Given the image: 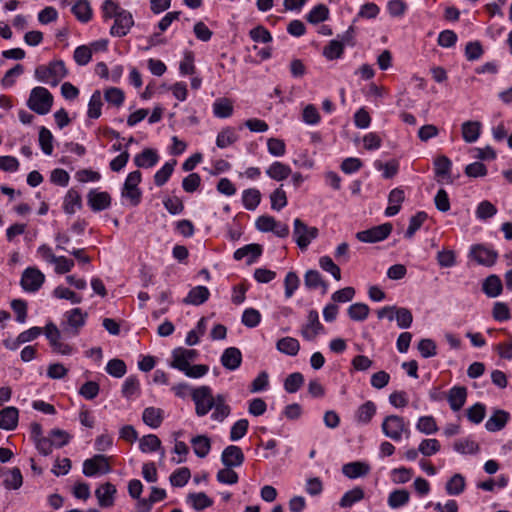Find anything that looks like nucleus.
Masks as SVG:
<instances>
[{"mask_svg": "<svg viewBox=\"0 0 512 512\" xmlns=\"http://www.w3.org/2000/svg\"><path fill=\"white\" fill-rule=\"evenodd\" d=\"M213 113L218 118H228L233 114V104L228 98H218L213 103Z\"/></svg>", "mask_w": 512, "mask_h": 512, "instance_id": "nucleus-37", "label": "nucleus"}, {"mask_svg": "<svg viewBox=\"0 0 512 512\" xmlns=\"http://www.w3.org/2000/svg\"><path fill=\"white\" fill-rule=\"evenodd\" d=\"M53 136L52 133L45 127H41L39 131V144L42 151L46 155H51L53 152Z\"/></svg>", "mask_w": 512, "mask_h": 512, "instance_id": "nucleus-62", "label": "nucleus"}, {"mask_svg": "<svg viewBox=\"0 0 512 512\" xmlns=\"http://www.w3.org/2000/svg\"><path fill=\"white\" fill-rule=\"evenodd\" d=\"M496 213L497 208L488 200L480 202L476 209V216L481 220L492 218Z\"/></svg>", "mask_w": 512, "mask_h": 512, "instance_id": "nucleus-61", "label": "nucleus"}, {"mask_svg": "<svg viewBox=\"0 0 512 512\" xmlns=\"http://www.w3.org/2000/svg\"><path fill=\"white\" fill-rule=\"evenodd\" d=\"M261 201V193L256 188H249L243 191L242 202L247 210L253 211Z\"/></svg>", "mask_w": 512, "mask_h": 512, "instance_id": "nucleus-39", "label": "nucleus"}, {"mask_svg": "<svg viewBox=\"0 0 512 512\" xmlns=\"http://www.w3.org/2000/svg\"><path fill=\"white\" fill-rule=\"evenodd\" d=\"M304 384V376L300 372H294L284 381V389L288 393H296Z\"/></svg>", "mask_w": 512, "mask_h": 512, "instance_id": "nucleus-51", "label": "nucleus"}, {"mask_svg": "<svg viewBox=\"0 0 512 512\" xmlns=\"http://www.w3.org/2000/svg\"><path fill=\"white\" fill-rule=\"evenodd\" d=\"M71 11L75 17L83 23L90 21L92 18V9L89 2L86 0H79L76 2Z\"/></svg>", "mask_w": 512, "mask_h": 512, "instance_id": "nucleus-38", "label": "nucleus"}, {"mask_svg": "<svg viewBox=\"0 0 512 512\" xmlns=\"http://www.w3.org/2000/svg\"><path fill=\"white\" fill-rule=\"evenodd\" d=\"M370 471V466L367 463L355 461L344 464L342 473L349 479H356L366 476Z\"/></svg>", "mask_w": 512, "mask_h": 512, "instance_id": "nucleus-25", "label": "nucleus"}, {"mask_svg": "<svg viewBox=\"0 0 512 512\" xmlns=\"http://www.w3.org/2000/svg\"><path fill=\"white\" fill-rule=\"evenodd\" d=\"M190 477H191V473H190L189 468L182 467V468L175 470L170 475V482H171L172 486L183 487L184 485L187 484Z\"/></svg>", "mask_w": 512, "mask_h": 512, "instance_id": "nucleus-57", "label": "nucleus"}, {"mask_svg": "<svg viewBox=\"0 0 512 512\" xmlns=\"http://www.w3.org/2000/svg\"><path fill=\"white\" fill-rule=\"evenodd\" d=\"M209 296L208 288L199 285L189 291L188 295L183 299V303L198 306L206 302Z\"/></svg>", "mask_w": 512, "mask_h": 512, "instance_id": "nucleus-27", "label": "nucleus"}, {"mask_svg": "<svg viewBox=\"0 0 512 512\" xmlns=\"http://www.w3.org/2000/svg\"><path fill=\"white\" fill-rule=\"evenodd\" d=\"M53 104V96L48 89L38 86L31 90L27 101L28 107L39 115L50 112Z\"/></svg>", "mask_w": 512, "mask_h": 512, "instance_id": "nucleus-2", "label": "nucleus"}, {"mask_svg": "<svg viewBox=\"0 0 512 512\" xmlns=\"http://www.w3.org/2000/svg\"><path fill=\"white\" fill-rule=\"evenodd\" d=\"M238 139L239 136L235 129L232 127H226L218 133L216 138V145L218 148L224 149L237 142Z\"/></svg>", "mask_w": 512, "mask_h": 512, "instance_id": "nucleus-35", "label": "nucleus"}, {"mask_svg": "<svg viewBox=\"0 0 512 512\" xmlns=\"http://www.w3.org/2000/svg\"><path fill=\"white\" fill-rule=\"evenodd\" d=\"M416 428L427 435L434 434L438 431L436 420L433 416H422L419 418Z\"/></svg>", "mask_w": 512, "mask_h": 512, "instance_id": "nucleus-55", "label": "nucleus"}, {"mask_svg": "<svg viewBox=\"0 0 512 512\" xmlns=\"http://www.w3.org/2000/svg\"><path fill=\"white\" fill-rule=\"evenodd\" d=\"M187 500L196 511L204 510L213 505V500L204 492L190 493Z\"/></svg>", "mask_w": 512, "mask_h": 512, "instance_id": "nucleus-40", "label": "nucleus"}, {"mask_svg": "<svg viewBox=\"0 0 512 512\" xmlns=\"http://www.w3.org/2000/svg\"><path fill=\"white\" fill-rule=\"evenodd\" d=\"M344 46L338 39L331 40L323 49V55L328 60L338 59L343 55Z\"/></svg>", "mask_w": 512, "mask_h": 512, "instance_id": "nucleus-50", "label": "nucleus"}, {"mask_svg": "<svg viewBox=\"0 0 512 512\" xmlns=\"http://www.w3.org/2000/svg\"><path fill=\"white\" fill-rule=\"evenodd\" d=\"M242 363V353L236 347H229L224 350L221 356V364L228 370H236Z\"/></svg>", "mask_w": 512, "mask_h": 512, "instance_id": "nucleus-22", "label": "nucleus"}, {"mask_svg": "<svg viewBox=\"0 0 512 512\" xmlns=\"http://www.w3.org/2000/svg\"><path fill=\"white\" fill-rule=\"evenodd\" d=\"M329 9L324 4H318L307 14L306 19L309 23L318 24L327 20Z\"/></svg>", "mask_w": 512, "mask_h": 512, "instance_id": "nucleus-45", "label": "nucleus"}, {"mask_svg": "<svg viewBox=\"0 0 512 512\" xmlns=\"http://www.w3.org/2000/svg\"><path fill=\"white\" fill-rule=\"evenodd\" d=\"M482 290L490 298L499 296L503 290L500 277L494 274L488 276L483 282Z\"/></svg>", "mask_w": 512, "mask_h": 512, "instance_id": "nucleus-30", "label": "nucleus"}, {"mask_svg": "<svg viewBox=\"0 0 512 512\" xmlns=\"http://www.w3.org/2000/svg\"><path fill=\"white\" fill-rule=\"evenodd\" d=\"M212 409H214V411L211 414V418L217 422H222L231 412V408L226 404V398L222 394L215 396V406H213Z\"/></svg>", "mask_w": 512, "mask_h": 512, "instance_id": "nucleus-29", "label": "nucleus"}, {"mask_svg": "<svg viewBox=\"0 0 512 512\" xmlns=\"http://www.w3.org/2000/svg\"><path fill=\"white\" fill-rule=\"evenodd\" d=\"M139 448L144 453L155 452L161 448V441L154 434L145 435L139 441Z\"/></svg>", "mask_w": 512, "mask_h": 512, "instance_id": "nucleus-47", "label": "nucleus"}, {"mask_svg": "<svg viewBox=\"0 0 512 512\" xmlns=\"http://www.w3.org/2000/svg\"><path fill=\"white\" fill-rule=\"evenodd\" d=\"M100 391V386L95 381L85 382L79 389V394L86 400L95 399Z\"/></svg>", "mask_w": 512, "mask_h": 512, "instance_id": "nucleus-64", "label": "nucleus"}, {"mask_svg": "<svg viewBox=\"0 0 512 512\" xmlns=\"http://www.w3.org/2000/svg\"><path fill=\"white\" fill-rule=\"evenodd\" d=\"M45 282V275L35 267L26 268L21 277V286L27 292L38 291Z\"/></svg>", "mask_w": 512, "mask_h": 512, "instance_id": "nucleus-11", "label": "nucleus"}, {"mask_svg": "<svg viewBox=\"0 0 512 512\" xmlns=\"http://www.w3.org/2000/svg\"><path fill=\"white\" fill-rule=\"evenodd\" d=\"M391 223H384L356 233V238L363 243H376L385 240L392 232Z\"/></svg>", "mask_w": 512, "mask_h": 512, "instance_id": "nucleus-9", "label": "nucleus"}, {"mask_svg": "<svg viewBox=\"0 0 512 512\" xmlns=\"http://www.w3.org/2000/svg\"><path fill=\"white\" fill-rule=\"evenodd\" d=\"M142 179V174L139 170L130 172L123 185L121 192L122 197L128 199L133 206H137L141 201V190L138 188Z\"/></svg>", "mask_w": 512, "mask_h": 512, "instance_id": "nucleus-7", "label": "nucleus"}, {"mask_svg": "<svg viewBox=\"0 0 512 512\" xmlns=\"http://www.w3.org/2000/svg\"><path fill=\"white\" fill-rule=\"evenodd\" d=\"M451 169L452 162L447 156L440 155L434 159V172L437 182L453 183Z\"/></svg>", "mask_w": 512, "mask_h": 512, "instance_id": "nucleus-17", "label": "nucleus"}, {"mask_svg": "<svg viewBox=\"0 0 512 512\" xmlns=\"http://www.w3.org/2000/svg\"><path fill=\"white\" fill-rule=\"evenodd\" d=\"M106 371L113 377L121 378L125 375L127 368L123 360L112 359L107 363Z\"/></svg>", "mask_w": 512, "mask_h": 512, "instance_id": "nucleus-63", "label": "nucleus"}, {"mask_svg": "<svg viewBox=\"0 0 512 512\" xmlns=\"http://www.w3.org/2000/svg\"><path fill=\"white\" fill-rule=\"evenodd\" d=\"M405 200L404 190L401 188H394L390 191L388 196L389 206L385 210V215L388 217L398 214L401 209V204Z\"/></svg>", "mask_w": 512, "mask_h": 512, "instance_id": "nucleus-24", "label": "nucleus"}, {"mask_svg": "<svg viewBox=\"0 0 512 512\" xmlns=\"http://www.w3.org/2000/svg\"><path fill=\"white\" fill-rule=\"evenodd\" d=\"M271 208L280 211L287 205L286 192L282 189V185L276 188L270 195Z\"/></svg>", "mask_w": 512, "mask_h": 512, "instance_id": "nucleus-58", "label": "nucleus"}, {"mask_svg": "<svg viewBox=\"0 0 512 512\" xmlns=\"http://www.w3.org/2000/svg\"><path fill=\"white\" fill-rule=\"evenodd\" d=\"M262 246L260 244H248L241 248H238L234 252V259L237 261L242 260L243 258L247 257V264L251 265L253 264L262 254Z\"/></svg>", "mask_w": 512, "mask_h": 512, "instance_id": "nucleus-19", "label": "nucleus"}, {"mask_svg": "<svg viewBox=\"0 0 512 512\" xmlns=\"http://www.w3.org/2000/svg\"><path fill=\"white\" fill-rule=\"evenodd\" d=\"M266 174L275 181H283L292 174V170L290 166L282 162L275 161L267 168Z\"/></svg>", "mask_w": 512, "mask_h": 512, "instance_id": "nucleus-28", "label": "nucleus"}, {"mask_svg": "<svg viewBox=\"0 0 512 512\" xmlns=\"http://www.w3.org/2000/svg\"><path fill=\"white\" fill-rule=\"evenodd\" d=\"M324 330L319 321V315L316 310H310L307 317V323L301 329V335L308 341H312Z\"/></svg>", "mask_w": 512, "mask_h": 512, "instance_id": "nucleus-16", "label": "nucleus"}, {"mask_svg": "<svg viewBox=\"0 0 512 512\" xmlns=\"http://www.w3.org/2000/svg\"><path fill=\"white\" fill-rule=\"evenodd\" d=\"M114 19V24L110 29L112 36H126L134 25L132 14L124 9Z\"/></svg>", "mask_w": 512, "mask_h": 512, "instance_id": "nucleus-13", "label": "nucleus"}, {"mask_svg": "<svg viewBox=\"0 0 512 512\" xmlns=\"http://www.w3.org/2000/svg\"><path fill=\"white\" fill-rule=\"evenodd\" d=\"M102 96L99 90H95L91 95L87 116L91 119H98L101 116V108H102Z\"/></svg>", "mask_w": 512, "mask_h": 512, "instance_id": "nucleus-43", "label": "nucleus"}, {"mask_svg": "<svg viewBox=\"0 0 512 512\" xmlns=\"http://www.w3.org/2000/svg\"><path fill=\"white\" fill-rule=\"evenodd\" d=\"M176 160H172L170 162H166L163 167L158 170L154 175V183L156 186H163L171 177L174 166L176 165Z\"/></svg>", "mask_w": 512, "mask_h": 512, "instance_id": "nucleus-44", "label": "nucleus"}, {"mask_svg": "<svg viewBox=\"0 0 512 512\" xmlns=\"http://www.w3.org/2000/svg\"><path fill=\"white\" fill-rule=\"evenodd\" d=\"M369 306L365 303H354L348 310V316L354 321H364L369 315Z\"/></svg>", "mask_w": 512, "mask_h": 512, "instance_id": "nucleus-49", "label": "nucleus"}, {"mask_svg": "<svg viewBox=\"0 0 512 512\" xmlns=\"http://www.w3.org/2000/svg\"><path fill=\"white\" fill-rule=\"evenodd\" d=\"M159 161V155L156 150L145 148L141 153L134 157V163L138 168H152Z\"/></svg>", "mask_w": 512, "mask_h": 512, "instance_id": "nucleus-23", "label": "nucleus"}, {"mask_svg": "<svg viewBox=\"0 0 512 512\" xmlns=\"http://www.w3.org/2000/svg\"><path fill=\"white\" fill-rule=\"evenodd\" d=\"M384 435L393 441H400L403 434H409L408 424L398 415L386 416L381 425Z\"/></svg>", "mask_w": 512, "mask_h": 512, "instance_id": "nucleus-6", "label": "nucleus"}, {"mask_svg": "<svg viewBox=\"0 0 512 512\" xmlns=\"http://www.w3.org/2000/svg\"><path fill=\"white\" fill-rule=\"evenodd\" d=\"M319 235L317 227L308 226L301 219L296 218L293 223V237L297 246L302 250H306L310 243Z\"/></svg>", "mask_w": 512, "mask_h": 512, "instance_id": "nucleus-5", "label": "nucleus"}, {"mask_svg": "<svg viewBox=\"0 0 512 512\" xmlns=\"http://www.w3.org/2000/svg\"><path fill=\"white\" fill-rule=\"evenodd\" d=\"M140 393V383L136 376H129L123 383L122 395L130 399L131 397Z\"/></svg>", "mask_w": 512, "mask_h": 512, "instance_id": "nucleus-54", "label": "nucleus"}, {"mask_svg": "<svg viewBox=\"0 0 512 512\" xmlns=\"http://www.w3.org/2000/svg\"><path fill=\"white\" fill-rule=\"evenodd\" d=\"M376 414V405L372 401H366L356 411V420L361 424H368Z\"/></svg>", "mask_w": 512, "mask_h": 512, "instance_id": "nucleus-36", "label": "nucleus"}, {"mask_svg": "<svg viewBox=\"0 0 512 512\" xmlns=\"http://www.w3.org/2000/svg\"><path fill=\"white\" fill-rule=\"evenodd\" d=\"M191 444L194 450V453L199 458L206 457L211 449V441L210 438L206 435H198L191 439Z\"/></svg>", "mask_w": 512, "mask_h": 512, "instance_id": "nucleus-34", "label": "nucleus"}, {"mask_svg": "<svg viewBox=\"0 0 512 512\" xmlns=\"http://www.w3.org/2000/svg\"><path fill=\"white\" fill-rule=\"evenodd\" d=\"M191 397L195 403V412L199 417L207 415L215 406V397H213L212 389L209 386L192 389Z\"/></svg>", "mask_w": 512, "mask_h": 512, "instance_id": "nucleus-4", "label": "nucleus"}, {"mask_svg": "<svg viewBox=\"0 0 512 512\" xmlns=\"http://www.w3.org/2000/svg\"><path fill=\"white\" fill-rule=\"evenodd\" d=\"M427 219V214L423 211L416 213L410 218L408 229L405 232V237L410 239L414 236L417 230L423 225Z\"/></svg>", "mask_w": 512, "mask_h": 512, "instance_id": "nucleus-56", "label": "nucleus"}, {"mask_svg": "<svg viewBox=\"0 0 512 512\" xmlns=\"http://www.w3.org/2000/svg\"><path fill=\"white\" fill-rule=\"evenodd\" d=\"M112 198L106 191L92 189L87 195V203L94 212H100L111 206Z\"/></svg>", "mask_w": 512, "mask_h": 512, "instance_id": "nucleus-14", "label": "nucleus"}, {"mask_svg": "<svg viewBox=\"0 0 512 512\" xmlns=\"http://www.w3.org/2000/svg\"><path fill=\"white\" fill-rule=\"evenodd\" d=\"M509 413L504 410H496L492 416L486 421L485 427L489 432H496L502 430L508 420H509Z\"/></svg>", "mask_w": 512, "mask_h": 512, "instance_id": "nucleus-26", "label": "nucleus"}, {"mask_svg": "<svg viewBox=\"0 0 512 512\" xmlns=\"http://www.w3.org/2000/svg\"><path fill=\"white\" fill-rule=\"evenodd\" d=\"M245 461L242 449L236 445L227 446L221 454V462L225 467H240Z\"/></svg>", "mask_w": 512, "mask_h": 512, "instance_id": "nucleus-15", "label": "nucleus"}, {"mask_svg": "<svg viewBox=\"0 0 512 512\" xmlns=\"http://www.w3.org/2000/svg\"><path fill=\"white\" fill-rule=\"evenodd\" d=\"M462 137L467 143H474L478 140L481 132L479 121H466L461 126Z\"/></svg>", "mask_w": 512, "mask_h": 512, "instance_id": "nucleus-31", "label": "nucleus"}, {"mask_svg": "<svg viewBox=\"0 0 512 512\" xmlns=\"http://www.w3.org/2000/svg\"><path fill=\"white\" fill-rule=\"evenodd\" d=\"M410 494L407 490H394L388 497V505L393 508H399L406 505L409 502Z\"/></svg>", "mask_w": 512, "mask_h": 512, "instance_id": "nucleus-46", "label": "nucleus"}, {"mask_svg": "<svg viewBox=\"0 0 512 512\" xmlns=\"http://www.w3.org/2000/svg\"><path fill=\"white\" fill-rule=\"evenodd\" d=\"M304 283L309 289H317L322 286L324 290L327 288L326 282L322 279L321 274L317 270H308L304 276Z\"/></svg>", "mask_w": 512, "mask_h": 512, "instance_id": "nucleus-53", "label": "nucleus"}, {"mask_svg": "<svg viewBox=\"0 0 512 512\" xmlns=\"http://www.w3.org/2000/svg\"><path fill=\"white\" fill-rule=\"evenodd\" d=\"M446 492L449 495H459L465 489V478L461 474L453 475L446 483Z\"/></svg>", "mask_w": 512, "mask_h": 512, "instance_id": "nucleus-48", "label": "nucleus"}, {"mask_svg": "<svg viewBox=\"0 0 512 512\" xmlns=\"http://www.w3.org/2000/svg\"><path fill=\"white\" fill-rule=\"evenodd\" d=\"M143 422L151 428H158L163 422V410L156 407H147L142 414Z\"/></svg>", "mask_w": 512, "mask_h": 512, "instance_id": "nucleus-32", "label": "nucleus"}, {"mask_svg": "<svg viewBox=\"0 0 512 512\" xmlns=\"http://www.w3.org/2000/svg\"><path fill=\"white\" fill-rule=\"evenodd\" d=\"M276 348L289 356H296L300 350L299 341L293 337H283L276 343Z\"/></svg>", "mask_w": 512, "mask_h": 512, "instance_id": "nucleus-33", "label": "nucleus"}, {"mask_svg": "<svg viewBox=\"0 0 512 512\" xmlns=\"http://www.w3.org/2000/svg\"><path fill=\"white\" fill-rule=\"evenodd\" d=\"M81 207L82 200L80 194L75 190H69L64 199V211L67 214H74Z\"/></svg>", "mask_w": 512, "mask_h": 512, "instance_id": "nucleus-41", "label": "nucleus"}, {"mask_svg": "<svg viewBox=\"0 0 512 512\" xmlns=\"http://www.w3.org/2000/svg\"><path fill=\"white\" fill-rule=\"evenodd\" d=\"M19 411L16 407L9 406L0 410V429L11 431L18 425Z\"/></svg>", "mask_w": 512, "mask_h": 512, "instance_id": "nucleus-20", "label": "nucleus"}, {"mask_svg": "<svg viewBox=\"0 0 512 512\" xmlns=\"http://www.w3.org/2000/svg\"><path fill=\"white\" fill-rule=\"evenodd\" d=\"M470 256L478 264L491 267L496 263L498 253L484 245L477 244L471 247Z\"/></svg>", "mask_w": 512, "mask_h": 512, "instance_id": "nucleus-12", "label": "nucleus"}, {"mask_svg": "<svg viewBox=\"0 0 512 512\" xmlns=\"http://www.w3.org/2000/svg\"><path fill=\"white\" fill-rule=\"evenodd\" d=\"M44 333L55 353L61 355L72 354L73 347L61 341V331L54 323L49 322L44 328Z\"/></svg>", "mask_w": 512, "mask_h": 512, "instance_id": "nucleus-8", "label": "nucleus"}, {"mask_svg": "<svg viewBox=\"0 0 512 512\" xmlns=\"http://www.w3.org/2000/svg\"><path fill=\"white\" fill-rule=\"evenodd\" d=\"M65 320L61 323V331L67 337L79 335L80 329L85 325L87 313L80 308L71 309L64 314Z\"/></svg>", "mask_w": 512, "mask_h": 512, "instance_id": "nucleus-3", "label": "nucleus"}, {"mask_svg": "<svg viewBox=\"0 0 512 512\" xmlns=\"http://www.w3.org/2000/svg\"><path fill=\"white\" fill-rule=\"evenodd\" d=\"M447 401L453 411H459L467 399V389L464 386H454L447 393Z\"/></svg>", "mask_w": 512, "mask_h": 512, "instance_id": "nucleus-21", "label": "nucleus"}, {"mask_svg": "<svg viewBox=\"0 0 512 512\" xmlns=\"http://www.w3.org/2000/svg\"><path fill=\"white\" fill-rule=\"evenodd\" d=\"M394 319L401 329L409 328L413 322V315L408 308L396 307Z\"/></svg>", "mask_w": 512, "mask_h": 512, "instance_id": "nucleus-52", "label": "nucleus"}, {"mask_svg": "<svg viewBox=\"0 0 512 512\" xmlns=\"http://www.w3.org/2000/svg\"><path fill=\"white\" fill-rule=\"evenodd\" d=\"M111 471L108 457L103 454H96L92 458L86 459L83 463V474L87 477L95 476L99 473L107 474Z\"/></svg>", "mask_w": 512, "mask_h": 512, "instance_id": "nucleus-10", "label": "nucleus"}, {"mask_svg": "<svg viewBox=\"0 0 512 512\" xmlns=\"http://www.w3.org/2000/svg\"><path fill=\"white\" fill-rule=\"evenodd\" d=\"M116 492V486L110 482L100 485L95 490V496L98 500L99 506L103 508L113 506Z\"/></svg>", "mask_w": 512, "mask_h": 512, "instance_id": "nucleus-18", "label": "nucleus"}, {"mask_svg": "<svg viewBox=\"0 0 512 512\" xmlns=\"http://www.w3.org/2000/svg\"><path fill=\"white\" fill-rule=\"evenodd\" d=\"M104 98L109 104L120 107L124 102L125 95L120 88L110 87L105 90Z\"/></svg>", "mask_w": 512, "mask_h": 512, "instance_id": "nucleus-59", "label": "nucleus"}, {"mask_svg": "<svg viewBox=\"0 0 512 512\" xmlns=\"http://www.w3.org/2000/svg\"><path fill=\"white\" fill-rule=\"evenodd\" d=\"M364 498V490L361 487H355L347 491L340 499L339 505L342 508L351 507L353 504Z\"/></svg>", "mask_w": 512, "mask_h": 512, "instance_id": "nucleus-42", "label": "nucleus"}, {"mask_svg": "<svg viewBox=\"0 0 512 512\" xmlns=\"http://www.w3.org/2000/svg\"><path fill=\"white\" fill-rule=\"evenodd\" d=\"M486 415V407L482 403H476L467 409V418L474 424H479L483 421Z\"/></svg>", "mask_w": 512, "mask_h": 512, "instance_id": "nucleus-60", "label": "nucleus"}, {"mask_svg": "<svg viewBox=\"0 0 512 512\" xmlns=\"http://www.w3.org/2000/svg\"><path fill=\"white\" fill-rule=\"evenodd\" d=\"M68 74L65 63L62 60H54L48 65H39L35 69V78L40 82L56 86Z\"/></svg>", "mask_w": 512, "mask_h": 512, "instance_id": "nucleus-1", "label": "nucleus"}]
</instances>
